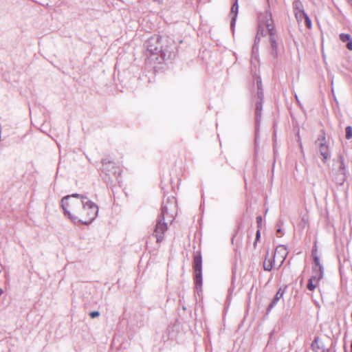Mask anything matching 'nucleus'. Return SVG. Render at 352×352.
Listing matches in <instances>:
<instances>
[{"label":"nucleus","instance_id":"20e7f679","mask_svg":"<svg viewBox=\"0 0 352 352\" xmlns=\"http://www.w3.org/2000/svg\"><path fill=\"white\" fill-rule=\"evenodd\" d=\"M102 167L100 168V175L102 179L112 190L122 182V168L111 156H106L101 160Z\"/></svg>","mask_w":352,"mask_h":352},{"label":"nucleus","instance_id":"473e14b6","mask_svg":"<svg viewBox=\"0 0 352 352\" xmlns=\"http://www.w3.org/2000/svg\"><path fill=\"white\" fill-rule=\"evenodd\" d=\"M312 250H314V254H316V252H317V249H316V248L313 249Z\"/></svg>","mask_w":352,"mask_h":352},{"label":"nucleus","instance_id":"0eeeda50","mask_svg":"<svg viewBox=\"0 0 352 352\" xmlns=\"http://www.w3.org/2000/svg\"><path fill=\"white\" fill-rule=\"evenodd\" d=\"M263 101L256 100L255 104V140H254V152L255 155L258 152V135H259V128L261 121V115L263 110Z\"/></svg>","mask_w":352,"mask_h":352},{"label":"nucleus","instance_id":"72a5a7b5","mask_svg":"<svg viewBox=\"0 0 352 352\" xmlns=\"http://www.w3.org/2000/svg\"><path fill=\"white\" fill-rule=\"evenodd\" d=\"M295 97H296V101H297L298 102H299V101H298V96H297V95H296V94Z\"/></svg>","mask_w":352,"mask_h":352},{"label":"nucleus","instance_id":"f8f14e48","mask_svg":"<svg viewBox=\"0 0 352 352\" xmlns=\"http://www.w3.org/2000/svg\"><path fill=\"white\" fill-rule=\"evenodd\" d=\"M318 147L320 153L322 156V160L324 163H326L330 157L329 146L327 143H320V145H318Z\"/></svg>","mask_w":352,"mask_h":352},{"label":"nucleus","instance_id":"39448f33","mask_svg":"<svg viewBox=\"0 0 352 352\" xmlns=\"http://www.w3.org/2000/svg\"><path fill=\"white\" fill-rule=\"evenodd\" d=\"M258 34H261L262 36L269 35L271 47L270 54L274 58H277V36L272 15L270 10H266L265 13L258 15Z\"/></svg>","mask_w":352,"mask_h":352},{"label":"nucleus","instance_id":"393cba45","mask_svg":"<svg viewBox=\"0 0 352 352\" xmlns=\"http://www.w3.org/2000/svg\"><path fill=\"white\" fill-rule=\"evenodd\" d=\"M100 314V313L98 311H91V312H89V317L94 318L99 316Z\"/></svg>","mask_w":352,"mask_h":352},{"label":"nucleus","instance_id":"a878e982","mask_svg":"<svg viewBox=\"0 0 352 352\" xmlns=\"http://www.w3.org/2000/svg\"><path fill=\"white\" fill-rule=\"evenodd\" d=\"M260 238H261V232H260V230L258 229L256 232V239H255V241L254 243V247L256 245L257 241L260 239Z\"/></svg>","mask_w":352,"mask_h":352},{"label":"nucleus","instance_id":"b1692460","mask_svg":"<svg viewBox=\"0 0 352 352\" xmlns=\"http://www.w3.org/2000/svg\"><path fill=\"white\" fill-rule=\"evenodd\" d=\"M256 84L257 87V90H259L260 88H263L262 81L260 76L256 77Z\"/></svg>","mask_w":352,"mask_h":352},{"label":"nucleus","instance_id":"412c9836","mask_svg":"<svg viewBox=\"0 0 352 352\" xmlns=\"http://www.w3.org/2000/svg\"><path fill=\"white\" fill-rule=\"evenodd\" d=\"M345 133L346 139L350 140L352 138V127L351 126H347L345 129Z\"/></svg>","mask_w":352,"mask_h":352},{"label":"nucleus","instance_id":"f704fd0d","mask_svg":"<svg viewBox=\"0 0 352 352\" xmlns=\"http://www.w3.org/2000/svg\"><path fill=\"white\" fill-rule=\"evenodd\" d=\"M351 351L352 352V340H351Z\"/></svg>","mask_w":352,"mask_h":352},{"label":"nucleus","instance_id":"1a4fd4ad","mask_svg":"<svg viewBox=\"0 0 352 352\" xmlns=\"http://www.w3.org/2000/svg\"><path fill=\"white\" fill-rule=\"evenodd\" d=\"M312 256L314 258V265H313V274H314V278H322L324 274V268L320 262L319 256L317 254H314V251L312 250Z\"/></svg>","mask_w":352,"mask_h":352},{"label":"nucleus","instance_id":"4468645a","mask_svg":"<svg viewBox=\"0 0 352 352\" xmlns=\"http://www.w3.org/2000/svg\"><path fill=\"white\" fill-rule=\"evenodd\" d=\"M231 14H232V19L230 21V27L233 30L235 25V22L239 12L238 0H234L233 5L231 8Z\"/></svg>","mask_w":352,"mask_h":352},{"label":"nucleus","instance_id":"dca6fc26","mask_svg":"<svg viewBox=\"0 0 352 352\" xmlns=\"http://www.w3.org/2000/svg\"><path fill=\"white\" fill-rule=\"evenodd\" d=\"M320 279L321 278H314V274H313V276L309 279V281H308V283H307V288L309 291L314 290V289L316 288V285L313 283L314 281L318 282Z\"/></svg>","mask_w":352,"mask_h":352},{"label":"nucleus","instance_id":"c756f323","mask_svg":"<svg viewBox=\"0 0 352 352\" xmlns=\"http://www.w3.org/2000/svg\"><path fill=\"white\" fill-rule=\"evenodd\" d=\"M276 232H277V236H278V237L280 236L283 234L281 228H277Z\"/></svg>","mask_w":352,"mask_h":352},{"label":"nucleus","instance_id":"4be33fe9","mask_svg":"<svg viewBox=\"0 0 352 352\" xmlns=\"http://www.w3.org/2000/svg\"><path fill=\"white\" fill-rule=\"evenodd\" d=\"M340 38L342 42L345 43V42H348L352 38L351 37V36L349 34L342 33L340 35Z\"/></svg>","mask_w":352,"mask_h":352},{"label":"nucleus","instance_id":"6ab92c4d","mask_svg":"<svg viewBox=\"0 0 352 352\" xmlns=\"http://www.w3.org/2000/svg\"><path fill=\"white\" fill-rule=\"evenodd\" d=\"M273 263H274V261L270 260V259L267 261V259L265 258V260L263 262L264 270L267 271V272L271 271L273 267Z\"/></svg>","mask_w":352,"mask_h":352},{"label":"nucleus","instance_id":"9b49d317","mask_svg":"<svg viewBox=\"0 0 352 352\" xmlns=\"http://www.w3.org/2000/svg\"><path fill=\"white\" fill-rule=\"evenodd\" d=\"M292 6L297 19H298V17L301 19L302 15H305L306 12L304 10L303 4L300 0H295Z\"/></svg>","mask_w":352,"mask_h":352},{"label":"nucleus","instance_id":"aec40b11","mask_svg":"<svg viewBox=\"0 0 352 352\" xmlns=\"http://www.w3.org/2000/svg\"><path fill=\"white\" fill-rule=\"evenodd\" d=\"M302 18L305 19V25L307 26V28H311V19H309V17L308 16L307 14L305 13V15H302L301 19Z\"/></svg>","mask_w":352,"mask_h":352},{"label":"nucleus","instance_id":"c9c22d12","mask_svg":"<svg viewBox=\"0 0 352 352\" xmlns=\"http://www.w3.org/2000/svg\"><path fill=\"white\" fill-rule=\"evenodd\" d=\"M349 3L351 4V6H352V0H349Z\"/></svg>","mask_w":352,"mask_h":352},{"label":"nucleus","instance_id":"f257e3e1","mask_svg":"<svg viewBox=\"0 0 352 352\" xmlns=\"http://www.w3.org/2000/svg\"><path fill=\"white\" fill-rule=\"evenodd\" d=\"M79 197L80 195L78 194L64 197L61 200V207L65 214L67 215L74 223L88 225V221L85 219H82L88 214L85 208L88 201H85L83 199L86 197L82 196L80 197V199Z\"/></svg>","mask_w":352,"mask_h":352},{"label":"nucleus","instance_id":"c85d7f7f","mask_svg":"<svg viewBox=\"0 0 352 352\" xmlns=\"http://www.w3.org/2000/svg\"><path fill=\"white\" fill-rule=\"evenodd\" d=\"M346 47L348 50H352V38L350 39L348 42H346Z\"/></svg>","mask_w":352,"mask_h":352},{"label":"nucleus","instance_id":"2eb2a0df","mask_svg":"<svg viewBox=\"0 0 352 352\" xmlns=\"http://www.w3.org/2000/svg\"><path fill=\"white\" fill-rule=\"evenodd\" d=\"M98 206L89 200V224L98 216Z\"/></svg>","mask_w":352,"mask_h":352},{"label":"nucleus","instance_id":"2f4dec72","mask_svg":"<svg viewBox=\"0 0 352 352\" xmlns=\"http://www.w3.org/2000/svg\"><path fill=\"white\" fill-rule=\"evenodd\" d=\"M283 226V222L279 221L276 225L277 228H281Z\"/></svg>","mask_w":352,"mask_h":352},{"label":"nucleus","instance_id":"7ed1b4c3","mask_svg":"<svg viewBox=\"0 0 352 352\" xmlns=\"http://www.w3.org/2000/svg\"><path fill=\"white\" fill-rule=\"evenodd\" d=\"M166 39L159 35H154L145 43V47L150 54L148 58L153 61L161 63L164 60H170L174 55L173 46L164 45Z\"/></svg>","mask_w":352,"mask_h":352},{"label":"nucleus","instance_id":"a211bd4d","mask_svg":"<svg viewBox=\"0 0 352 352\" xmlns=\"http://www.w3.org/2000/svg\"><path fill=\"white\" fill-rule=\"evenodd\" d=\"M281 250L284 251L283 254L281 255V257H282V261L281 262L283 263L285 261V258H286V256L287 255V252L286 251L287 249H286L285 246V245H280V246L277 247L276 249L275 255L276 254H278L279 251H281Z\"/></svg>","mask_w":352,"mask_h":352},{"label":"nucleus","instance_id":"4c0bfd02","mask_svg":"<svg viewBox=\"0 0 352 352\" xmlns=\"http://www.w3.org/2000/svg\"><path fill=\"white\" fill-rule=\"evenodd\" d=\"M333 352H336V350L334 349Z\"/></svg>","mask_w":352,"mask_h":352},{"label":"nucleus","instance_id":"423d86ee","mask_svg":"<svg viewBox=\"0 0 352 352\" xmlns=\"http://www.w3.org/2000/svg\"><path fill=\"white\" fill-rule=\"evenodd\" d=\"M194 280L196 289L202 286V256L200 251H197L193 258Z\"/></svg>","mask_w":352,"mask_h":352},{"label":"nucleus","instance_id":"ddd939ff","mask_svg":"<svg viewBox=\"0 0 352 352\" xmlns=\"http://www.w3.org/2000/svg\"><path fill=\"white\" fill-rule=\"evenodd\" d=\"M284 294V290L280 288L276 292V295L272 300L271 302L267 307V313L270 312L278 303V300L283 298Z\"/></svg>","mask_w":352,"mask_h":352},{"label":"nucleus","instance_id":"5701e85b","mask_svg":"<svg viewBox=\"0 0 352 352\" xmlns=\"http://www.w3.org/2000/svg\"><path fill=\"white\" fill-rule=\"evenodd\" d=\"M256 97H257V100L263 101L264 94H263V88H260L259 90H257Z\"/></svg>","mask_w":352,"mask_h":352},{"label":"nucleus","instance_id":"e433bc0d","mask_svg":"<svg viewBox=\"0 0 352 352\" xmlns=\"http://www.w3.org/2000/svg\"><path fill=\"white\" fill-rule=\"evenodd\" d=\"M1 294H2V290H1V289L0 288V296L1 295Z\"/></svg>","mask_w":352,"mask_h":352},{"label":"nucleus","instance_id":"9d476101","mask_svg":"<svg viewBox=\"0 0 352 352\" xmlns=\"http://www.w3.org/2000/svg\"><path fill=\"white\" fill-rule=\"evenodd\" d=\"M338 162L340 163V165L338 167V172H339V175L341 176L340 181V184H342L344 182V181L346 180L347 170H346V166L345 162H344V158L342 155L338 156Z\"/></svg>","mask_w":352,"mask_h":352},{"label":"nucleus","instance_id":"7c9ffc66","mask_svg":"<svg viewBox=\"0 0 352 352\" xmlns=\"http://www.w3.org/2000/svg\"><path fill=\"white\" fill-rule=\"evenodd\" d=\"M260 36H261V34H257L254 39V41H256L257 45H258V43L260 42Z\"/></svg>","mask_w":352,"mask_h":352},{"label":"nucleus","instance_id":"bb28decb","mask_svg":"<svg viewBox=\"0 0 352 352\" xmlns=\"http://www.w3.org/2000/svg\"><path fill=\"white\" fill-rule=\"evenodd\" d=\"M258 50V45L256 43V41H254V45L252 46V53H256Z\"/></svg>","mask_w":352,"mask_h":352},{"label":"nucleus","instance_id":"f03ea898","mask_svg":"<svg viewBox=\"0 0 352 352\" xmlns=\"http://www.w3.org/2000/svg\"><path fill=\"white\" fill-rule=\"evenodd\" d=\"M177 210V201L174 196H168L162 202L161 213L157 217L152 236L156 238L157 243H160L164 240V234L168 230L165 219H173Z\"/></svg>","mask_w":352,"mask_h":352},{"label":"nucleus","instance_id":"cd10ccee","mask_svg":"<svg viewBox=\"0 0 352 352\" xmlns=\"http://www.w3.org/2000/svg\"><path fill=\"white\" fill-rule=\"evenodd\" d=\"M256 223L258 225V227L261 228V223H262V217H261V216H257L256 218Z\"/></svg>","mask_w":352,"mask_h":352},{"label":"nucleus","instance_id":"6e6552de","mask_svg":"<svg viewBox=\"0 0 352 352\" xmlns=\"http://www.w3.org/2000/svg\"><path fill=\"white\" fill-rule=\"evenodd\" d=\"M311 347L314 352H331L334 348V344L331 343L329 348H326L324 342L319 337H316L311 344Z\"/></svg>","mask_w":352,"mask_h":352},{"label":"nucleus","instance_id":"f3484780","mask_svg":"<svg viewBox=\"0 0 352 352\" xmlns=\"http://www.w3.org/2000/svg\"><path fill=\"white\" fill-rule=\"evenodd\" d=\"M320 143H327L325 134L323 131H321L320 134L318 135L315 142L317 146L320 145Z\"/></svg>","mask_w":352,"mask_h":352}]
</instances>
